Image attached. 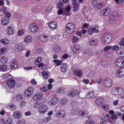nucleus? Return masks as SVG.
<instances>
[{"instance_id": "f257e3e1", "label": "nucleus", "mask_w": 124, "mask_h": 124, "mask_svg": "<svg viewBox=\"0 0 124 124\" xmlns=\"http://www.w3.org/2000/svg\"><path fill=\"white\" fill-rule=\"evenodd\" d=\"M101 39L103 43L107 44L111 41L112 36L110 34L106 33L102 36Z\"/></svg>"}, {"instance_id": "f03ea898", "label": "nucleus", "mask_w": 124, "mask_h": 124, "mask_svg": "<svg viewBox=\"0 0 124 124\" xmlns=\"http://www.w3.org/2000/svg\"><path fill=\"white\" fill-rule=\"evenodd\" d=\"M112 84L111 79L109 78H106L104 79L102 83L103 86L106 88L110 87Z\"/></svg>"}, {"instance_id": "7ed1b4c3", "label": "nucleus", "mask_w": 124, "mask_h": 124, "mask_svg": "<svg viewBox=\"0 0 124 124\" xmlns=\"http://www.w3.org/2000/svg\"><path fill=\"white\" fill-rule=\"evenodd\" d=\"M93 91H92L91 92H87L85 93L84 95V98L88 99L91 98L93 97L96 96L98 95V92H96V94H93Z\"/></svg>"}, {"instance_id": "20e7f679", "label": "nucleus", "mask_w": 124, "mask_h": 124, "mask_svg": "<svg viewBox=\"0 0 124 124\" xmlns=\"http://www.w3.org/2000/svg\"><path fill=\"white\" fill-rule=\"evenodd\" d=\"M116 65L119 67H121L124 65V60L121 57L118 58L116 60Z\"/></svg>"}, {"instance_id": "39448f33", "label": "nucleus", "mask_w": 124, "mask_h": 124, "mask_svg": "<svg viewBox=\"0 0 124 124\" xmlns=\"http://www.w3.org/2000/svg\"><path fill=\"white\" fill-rule=\"evenodd\" d=\"M8 86L10 88H12L15 86V80L13 78H9L6 81Z\"/></svg>"}, {"instance_id": "423d86ee", "label": "nucleus", "mask_w": 124, "mask_h": 124, "mask_svg": "<svg viewBox=\"0 0 124 124\" xmlns=\"http://www.w3.org/2000/svg\"><path fill=\"white\" fill-rule=\"evenodd\" d=\"M39 27L35 23H32L29 26V30L32 32L35 33L39 29Z\"/></svg>"}, {"instance_id": "0eeeda50", "label": "nucleus", "mask_w": 124, "mask_h": 124, "mask_svg": "<svg viewBox=\"0 0 124 124\" xmlns=\"http://www.w3.org/2000/svg\"><path fill=\"white\" fill-rule=\"evenodd\" d=\"M57 23L55 21H52L50 22L48 24V27L51 29L54 30L56 29L57 27Z\"/></svg>"}, {"instance_id": "6e6552de", "label": "nucleus", "mask_w": 124, "mask_h": 124, "mask_svg": "<svg viewBox=\"0 0 124 124\" xmlns=\"http://www.w3.org/2000/svg\"><path fill=\"white\" fill-rule=\"evenodd\" d=\"M47 108V106L45 104L41 105V106L39 110V112L41 114L44 113Z\"/></svg>"}, {"instance_id": "1a4fd4ad", "label": "nucleus", "mask_w": 124, "mask_h": 124, "mask_svg": "<svg viewBox=\"0 0 124 124\" xmlns=\"http://www.w3.org/2000/svg\"><path fill=\"white\" fill-rule=\"evenodd\" d=\"M43 95L40 93L36 94L34 95L32 97L33 100L35 101L40 99L42 97Z\"/></svg>"}, {"instance_id": "9d476101", "label": "nucleus", "mask_w": 124, "mask_h": 124, "mask_svg": "<svg viewBox=\"0 0 124 124\" xmlns=\"http://www.w3.org/2000/svg\"><path fill=\"white\" fill-rule=\"evenodd\" d=\"M110 11V9L108 8H106L101 11V15L102 16H107L109 13Z\"/></svg>"}, {"instance_id": "9b49d317", "label": "nucleus", "mask_w": 124, "mask_h": 124, "mask_svg": "<svg viewBox=\"0 0 124 124\" xmlns=\"http://www.w3.org/2000/svg\"><path fill=\"white\" fill-rule=\"evenodd\" d=\"M39 39L41 42H45L48 40V37L46 35H41L39 36Z\"/></svg>"}, {"instance_id": "f8f14e48", "label": "nucleus", "mask_w": 124, "mask_h": 124, "mask_svg": "<svg viewBox=\"0 0 124 124\" xmlns=\"http://www.w3.org/2000/svg\"><path fill=\"white\" fill-rule=\"evenodd\" d=\"M78 92L77 91H73L69 93L68 95V96L70 98L73 97L78 94Z\"/></svg>"}, {"instance_id": "ddd939ff", "label": "nucleus", "mask_w": 124, "mask_h": 124, "mask_svg": "<svg viewBox=\"0 0 124 124\" xmlns=\"http://www.w3.org/2000/svg\"><path fill=\"white\" fill-rule=\"evenodd\" d=\"M104 101L103 98L101 97L98 98L96 99L95 101V103L98 105H100L103 103Z\"/></svg>"}, {"instance_id": "4468645a", "label": "nucleus", "mask_w": 124, "mask_h": 124, "mask_svg": "<svg viewBox=\"0 0 124 124\" xmlns=\"http://www.w3.org/2000/svg\"><path fill=\"white\" fill-rule=\"evenodd\" d=\"M82 73L81 70L78 69L74 71V74L76 76L79 77L82 76Z\"/></svg>"}, {"instance_id": "2eb2a0df", "label": "nucleus", "mask_w": 124, "mask_h": 124, "mask_svg": "<svg viewBox=\"0 0 124 124\" xmlns=\"http://www.w3.org/2000/svg\"><path fill=\"white\" fill-rule=\"evenodd\" d=\"M58 99L57 98H54L51 100L49 103L51 105H54L58 102Z\"/></svg>"}, {"instance_id": "dca6fc26", "label": "nucleus", "mask_w": 124, "mask_h": 124, "mask_svg": "<svg viewBox=\"0 0 124 124\" xmlns=\"http://www.w3.org/2000/svg\"><path fill=\"white\" fill-rule=\"evenodd\" d=\"M68 101V99L64 98L62 99L60 101V104L62 105H63L66 104Z\"/></svg>"}, {"instance_id": "f3484780", "label": "nucleus", "mask_w": 124, "mask_h": 124, "mask_svg": "<svg viewBox=\"0 0 124 124\" xmlns=\"http://www.w3.org/2000/svg\"><path fill=\"white\" fill-rule=\"evenodd\" d=\"M75 30V29H73L72 28L66 27V31L69 34H71L72 33L74 32Z\"/></svg>"}, {"instance_id": "a211bd4d", "label": "nucleus", "mask_w": 124, "mask_h": 124, "mask_svg": "<svg viewBox=\"0 0 124 124\" xmlns=\"http://www.w3.org/2000/svg\"><path fill=\"white\" fill-rule=\"evenodd\" d=\"M8 61V59L6 56H3L0 58V61L3 63H7Z\"/></svg>"}, {"instance_id": "6ab92c4d", "label": "nucleus", "mask_w": 124, "mask_h": 124, "mask_svg": "<svg viewBox=\"0 0 124 124\" xmlns=\"http://www.w3.org/2000/svg\"><path fill=\"white\" fill-rule=\"evenodd\" d=\"M88 112L87 111L85 110L84 111H81L79 112V115L82 116L84 117H85L88 114Z\"/></svg>"}, {"instance_id": "aec40b11", "label": "nucleus", "mask_w": 124, "mask_h": 124, "mask_svg": "<svg viewBox=\"0 0 124 124\" xmlns=\"http://www.w3.org/2000/svg\"><path fill=\"white\" fill-rule=\"evenodd\" d=\"M117 54L121 55L122 56L124 57V51L123 48H121L119 49L116 52Z\"/></svg>"}, {"instance_id": "412c9836", "label": "nucleus", "mask_w": 124, "mask_h": 124, "mask_svg": "<svg viewBox=\"0 0 124 124\" xmlns=\"http://www.w3.org/2000/svg\"><path fill=\"white\" fill-rule=\"evenodd\" d=\"M61 69L62 72H65L67 70V68L66 64L63 63V64H62Z\"/></svg>"}, {"instance_id": "4be33fe9", "label": "nucleus", "mask_w": 124, "mask_h": 124, "mask_svg": "<svg viewBox=\"0 0 124 124\" xmlns=\"http://www.w3.org/2000/svg\"><path fill=\"white\" fill-rule=\"evenodd\" d=\"M81 47L80 46L78 45L74 46L73 47L72 51L73 53H75L78 50H79Z\"/></svg>"}, {"instance_id": "5701e85b", "label": "nucleus", "mask_w": 124, "mask_h": 124, "mask_svg": "<svg viewBox=\"0 0 124 124\" xmlns=\"http://www.w3.org/2000/svg\"><path fill=\"white\" fill-rule=\"evenodd\" d=\"M64 114L63 111L61 110L56 114L55 116L57 117H61L63 116Z\"/></svg>"}, {"instance_id": "b1692460", "label": "nucleus", "mask_w": 124, "mask_h": 124, "mask_svg": "<svg viewBox=\"0 0 124 124\" xmlns=\"http://www.w3.org/2000/svg\"><path fill=\"white\" fill-rule=\"evenodd\" d=\"M9 19L8 18H4L2 20L1 23L3 25H6L9 22Z\"/></svg>"}, {"instance_id": "393cba45", "label": "nucleus", "mask_w": 124, "mask_h": 124, "mask_svg": "<svg viewBox=\"0 0 124 124\" xmlns=\"http://www.w3.org/2000/svg\"><path fill=\"white\" fill-rule=\"evenodd\" d=\"M41 104L39 102H36L33 104L34 107L36 109H38L39 110L41 106Z\"/></svg>"}, {"instance_id": "a878e982", "label": "nucleus", "mask_w": 124, "mask_h": 124, "mask_svg": "<svg viewBox=\"0 0 124 124\" xmlns=\"http://www.w3.org/2000/svg\"><path fill=\"white\" fill-rule=\"evenodd\" d=\"M118 89H119V87L114 88L112 89V94L114 95H117L118 94Z\"/></svg>"}, {"instance_id": "bb28decb", "label": "nucleus", "mask_w": 124, "mask_h": 124, "mask_svg": "<svg viewBox=\"0 0 124 124\" xmlns=\"http://www.w3.org/2000/svg\"><path fill=\"white\" fill-rule=\"evenodd\" d=\"M98 42V40L96 39H91L90 41V44L91 45H96Z\"/></svg>"}, {"instance_id": "cd10ccee", "label": "nucleus", "mask_w": 124, "mask_h": 124, "mask_svg": "<svg viewBox=\"0 0 124 124\" xmlns=\"http://www.w3.org/2000/svg\"><path fill=\"white\" fill-rule=\"evenodd\" d=\"M66 27L72 28L73 29H75V26L74 24L70 22L67 23L66 24Z\"/></svg>"}, {"instance_id": "c85d7f7f", "label": "nucleus", "mask_w": 124, "mask_h": 124, "mask_svg": "<svg viewBox=\"0 0 124 124\" xmlns=\"http://www.w3.org/2000/svg\"><path fill=\"white\" fill-rule=\"evenodd\" d=\"M7 69V66L5 65H0V71L1 72L5 71Z\"/></svg>"}, {"instance_id": "c756f323", "label": "nucleus", "mask_w": 124, "mask_h": 124, "mask_svg": "<svg viewBox=\"0 0 124 124\" xmlns=\"http://www.w3.org/2000/svg\"><path fill=\"white\" fill-rule=\"evenodd\" d=\"M32 38L30 36L26 37L25 38L24 42L25 43H29L32 40Z\"/></svg>"}, {"instance_id": "7c9ffc66", "label": "nucleus", "mask_w": 124, "mask_h": 124, "mask_svg": "<svg viewBox=\"0 0 124 124\" xmlns=\"http://www.w3.org/2000/svg\"><path fill=\"white\" fill-rule=\"evenodd\" d=\"M8 108L12 111H15L16 110V106L14 104H12L8 106Z\"/></svg>"}, {"instance_id": "2f4dec72", "label": "nucleus", "mask_w": 124, "mask_h": 124, "mask_svg": "<svg viewBox=\"0 0 124 124\" xmlns=\"http://www.w3.org/2000/svg\"><path fill=\"white\" fill-rule=\"evenodd\" d=\"M118 74L121 76H124V68H123L120 69L119 70Z\"/></svg>"}, {"instance_id": "473e14b6", "label": "nucleus", "mask_w": 124, "mask_h": 124, "mask_svg": "<svg viewBox=\"0 0 124 124\" xmlns=\"http://www.w3.org/2000/svg\"><path fill=\"white\" fill-rule=\"evenodd\" d=\"M7 30L8 31V33L9 35L12 34L14 33V31L13 29L10 27H8V28Z\"/></svg>"}, {"instance_id": "72a5a7b5", "label": "nucleus", "mask_w": 124, "mask_h": 124, "mask_svg": "<svg viewBox=\"0 0 124 124\" xmlns=\"http://www.w3.org/2000/svg\"><path fill=\"white\" fill-rule=\"evenodd\" d=\"M48 74L49 72L48 71H47V72L44 71L42 72V76L44 78L46 79L47 78H48Z\"/></svg>"}, {"instance_id": "f704fd0d", "label": "nucleus", "mask_w": 124, "mask_h": 124, "mask_svg": "<svg viewBox=\"0 0 124 124\" xmlns=\"http://www.w3.org/2000/svg\"><path fill=\"white\" fill-rule=\"evenodd\" d=\"M30 91L28 90V89L26 90L24 93V96L26 97H28L30 96L32 93Z\"/></svg>"}, {"instance_id": "c9c22d12", "label": "nucleus", "mask_w": 124, "mask_h": 124, "mask_svg": "<svg viewBox=\"0 0 124 124\" xmlns=\"http://www.w3.org/2000/svg\"><path fill=\"white\" fill-rule=\"evenodd\" d=\"M101 108L106 111H107L108 110V106L107 104L103 105L101 106Z\"/></svg>"}, {"instance_id": "e433bc0d", "label": "nucleus", "mask_w": 124, "mask_h": 124, "mask_svg": "<svg viewBox=\"0 0 124 124\" xmlns=\"http://www.w3.org/2000/svg\"><path fill=\"white\" fill-rule=\"evenodd\" d=\"M106 119L105 116H103L101 118L100 122V124H106Z\"/></svg>"}, {"instance_id": "4c0bfd02", "label": "nucleus", "mask_w": 124, "mask_h": 124, "mask_svg": "<svg viewBox=\"0 0 124 124\" xmlns=\"http://www.w3.org/2000/svg\"><path fill=\"white\" fill-rule=\"evenodd\" d=\"M22 116V114L20 111H16V119H19Z\"/></svg>"}, {"instance_id": "58836bf2", "label": "nucleus", "mask_w": 124, "mask_h": 124, "mask_svg": "<svg viewBox=\"0 0 124 124\" xmlns=\"http://www.w3.org/2000/svg\"><path fill=\"white\" fill-rule=\"evenodd\" d=\"M102 4L101 3H96L95 5L93 4V6L97 8L100 9L102 7Z\"/></svg>"}, {"instance_id": "ea45409f", "label": "nucleus", "mask_w": 124, "mask_h": 124, "mask_svg": "<svg viewBox=\"0 0 124 124\" xmlns=\"http://www.w3.org/2000/svg\"><path fill=\"white\" fill-rule=\"evenodd\" d=\"M102 80V79H98L95 80V81H93V83L94 84H95L96 83H98L99 84L101 83Z\"/></svg>"}, {"instance_id": "a19ab883", "label": "nucleus", "mask_w": 124, "mask_h": 124, "mask_svg": "<svg viewBox=\"0 0 124 124\" xmlns=\"http://www.w3.org/2000/svg\"><path fill=\"white\" fill-rule=\"evenodd\" d=\"M18 103L19 106L21 107H23L25 105V102L21 100L18 102Z\"/></svg>"}, {"instance_id": "79ce46f5", "label": "nucleus", "mask_w": 124, "mask_h": 124, "mask_svg": "<svg viewBox=\"0 0 124 124\" xmlns=\"http://www.w3.org/2000/svg\"><path fill=\"white\" fill-rule=\"evenodd\" d=\"M12 122V119L11 118L9 117L6 120V121H5V124H11Z\"/></svg>"}, {"instance_id": "37998d69", "label": "nucleus", "mask_w": 124, "mask_h": 124, "mask_svg": "<svg viewBox=\"0 0 124 124\" xmlns=\"http://www.w3.org/2000/svg\"><path fill=\"white\" fill-rule=\"evenodd\" d=\"M0 42L3 44L6 45L8 44V40L7 39H2L0 40Z\"/></svg>"}, {"instance_id": "c03bdc74", "label": "nucleus", "mask_w": 124, "mask_h": 124, "mask_svg": "<svg viewBox=\"0 0 124 124\" xmlns=\"http://www.w3.org/2000/svg\"><path fill=\"white\" fill-rule=\"evenodd\" d=\"M23 96L21 94H20L16 96V100L19 101L21 100L22 99Z\"/></svg>"}, {"instance_id": "a18cd8bd", "label": "nucleus", "mask_w": 124, "mask_h": 124, "mask_svg": "<svg viewBox=\"0 0 124 124\" xmlns=\"http://www.w3.org/2000/svg\"><path fill=\"white\" fill-rule=\"evenodd\" d=\"M22 45L21 43H19L17 44L16 49H17L19 50H21L22 48Z\"/></svg>"}, {"instance_id": "49530a36", "label": "nucleus", "mask_w": 124, "mask_h": 124, "mask_svg": "<svg viewBox=\"0 0 124 124\" xmlns=\"http://www.w3.org/2000/svg\"><path fill=\"white\" fill-rule=\"evenodd\" d=\"M57 8H58L62 9L63 7V4L60 2H59L57 4Z\"/></svg>"}, {"instance_id": "de8ad7c7", "label": "nucleus", "mask_w": 124, "mask_h": 124, "mask_svg": "<svg viewBox=\"0 0 124 124\" xmlns=\"http://www.w3.org/2000/svg\"><path fill=\"white\" fill-rule=\"evenodd\" d=\"M54 50L56 53H58L60 51L61 49L59 46H57L55 48H54Z\"/></svg>"}, {"instance_id": "09e8293b", "label": "nucleus", "mask_w": 124, "mask_h": 124, "mask_svg": "<svg viewBox=\"0 0 124 124\" xmlns=\"http://www.w3.org/2000/svg\"><path fill=\"white\" fill-rule=\"evenodd\" d=\"M16 64V61L14 60L12 61L11 62L10 64V67L11 68L13 69L15 68V65Z\"/></svg>"}, {"instance_id": "8fccbe9b", "label": "nucleus", "mask_w": 124, "mask_h": 124, "mask_svg": "<svg viewBox=\"0 0 124 124\" xmlns=\"http://www.w3.org/2000/svg\"><path fill=\"white\" fill-rule=\"evenodd\" d=\"M79 39V38L76 36H74L73 37L72 40L73 43L76 42Z\"/></svg>"}, {"instance_id": "3c124183", "label": "nucleus", "mask_w": 124, "mask_h": 124, "mask_svg": "<svg viewBox=\"0 0 124 124\" xmlns=\"http://www.w3.org/2000/svg\"><path fill=\"white\" fill-rule=\"evenodd\" d=\"M111 46H108L105 47L104 49L103 50L104 51H107L108 50L111 49Z\"/></svg>"}, {"instance_id": "603ef678", "label": "nucleus", "mask_w": 124, "mask_h": 124, "mask_svg": "<svg viewBox=\"0 0 124 124\" xmlns=\"http://www.w3.org/2000/svg\"><path fill=\"white\" fill-rule=\"evenodd\" d=\"M119 89H118V94H122L123 93L124 89L123 88L119 87Z\"/></svg>"}, {"instance_id": "864d4df0", "label": "nucleus", "mask_w": 124, "mask_h": 124, "mask_svg": "<svg viewBox=\"0 0 124 124\" xmlns=\"http://www.w3.org/2000/svg\"><path fill=\"white\" fill-rule=\"evenodd\" d=\"M95 29V28H92L89 29L88 31V33L89 34H91L93 32V31Z\"/></svg>"}, {"instance_id": "5fc2aeb1", "label": "nucleus", "mask_w": 124, "mask_h": 124, "mask_svg": "<svg viewBox=\"0 0 124 124\" xmlns=\"http://www.w3.org/2000/svg\"><path fill=\"white\" fill-rule=\"evenodd\" d=\"M24 32L23 30H20L18 32L17 34L19 36H22L23 35Z\"/></svg>"}, {"instance_id": "6e6d98bb", "label": "nucleus", "mask_w": 124, "mask_h": 124, "mask_svg": "<svg viewBox=\"0 0 124 124\" xmlns=\"http://www.w3.org/2000/svg\"><path fill=\"white\" fill-rule=\"evenodd\" d=\"M7 51V49L6 48H2L0 49V54H2L5 52Z\"/></svg>"}, {"instance_id": "4d7b16f0", "label": "nucleus", "mask_w": 124, "mask_h": 124, "mask_svg": "<svg viewBox=\"0 0 124 124\" xmlns=\"http://www.w3.org/2000/svg\"><path fill=\"white\" fill-rule=\"evenodd\" d=\"M53 62L55 63H57L56 65L57 66L59 65L61 63V61H59L57 59L54 60Z\"/></svg>"}, {"instance_id": "13d9d810", "label": "nucleus", "mask_w": 124, "mask_h": 124, "mask_svg": "<svg viewBox=\"0 0 124 124\" xmlns=\"http://www.w3.org/2000/svg\"><path fill=\"white\" fill-rule=\"evenodd\" d=\"M25 122L24 120H21L18 121L17 124H25Z\"/></svg>"}, {"instance_id": "bf43d9fd", "label": "nucleus", "mask_w": 124, "mask_h": 124, "mask_svg": "<svg viewBox=\"0 0 124 124\" xmlns=\"http://www.w3.org/2000/svg\"><path fill=\"white\" fill-rule=\"evenodd\" d=\"M41 58L40 57H38L35 60V62H40L41 61Z\"/></svg>"}, {"instance_id": "052dcab7", "label": "nucleus", "mask_w": 124, "mask_h": 124, "mask_svg": "<svg viewBox=\"0 0 124 124\" xmlns=\"http://www.w3.org/2000/svg\"><path fill=\"white\" fill-rule=\"evenodd\" d=\"M42 50V49L40 48H39L37 49L36 50V52L38 54H40Z\"/></svg>"}, {"instance_id": "680f3d73", "label": "nucleus", "mask_w": 124, "mask_h": 124, "mask_svg": "<svg viewBox=\"0 0 124 124\" xmlns=\"http://www.w3.org/2000/svg\"><path fill=\"white\" fill-rule=\"evenodd\" d=\"M86 124H94L93 121L91 119L89 120L86 123Z\"/></svg>"}, {"instance_id": "e2e57ef3", "label": "nucleus", "mask_w": 124, "mask_h": 124, "mask_svg": "<svg viewBox=\"0 0 124 124\" xmlns=\"http://www.w3.org/2000/svg\"><path fill=\"white\" fill-rule=\"evenodd\" d=\"M111 46V49H112V50H115L116 49L118 48V46L117 45H114V46Z\"/></svg>"}, {"instance_id": "0e129e2a", "label": "nucleus", "mask_w": 124, "mask_h": 124, "mask_svg": "<svg viewBox=\"0 0 124 124\" xmlns=\"http://www.w3.org/2000/svg\"><path fill=\"white\" fill-rule=\"evenodd\" d=\"M79 8L78 6L77 5H75L74 7L73 10L74 11H77Z\"/></svg>"}, {"instance_id": "69168bd1", "label": "nucleus", "mask_w": 124, "mask_h": 124, "mask_svg": "<svg viewBox=\"0 0 124 124\" xmlns=\"http://www.w3.org/2000/svg\"><path fill=\"white\" fill-rule=\"evenodd\" d=\"M5 14V16L6 17L8 18H9L11 16V14L9 12L6 13Z\"/></svg>"}, {"instance_id": "338daca9", "label": "nucleus", "mask_w": 124, "mask_h": 124, "mask_svg": "<svg viewBox=\"0 0 124 124\" xmlns=\"http://www.w3.org/2000/svg\"><path fill=\"white\" fill-rule=\"evenodd\" d=\"M124 40V38H123L122 39V42L119 43V44L120 46H124V41H123Z\"/></svg>"}, {"instance_id": "774afa93", "label": "nucleus", "mask_w": 124, "mask_h": 124, "mask_svg": "<svg viewBox=\"0 0 124 124\" xmlns=\"http://www.w3.org/2000/svg\"><path fill=\"white\" fill-rule=\"evenodd\" d=\"M117 118V115L115 114H114L111 116V118L112 119H115Z\"/></svg>"}]
</instances>
